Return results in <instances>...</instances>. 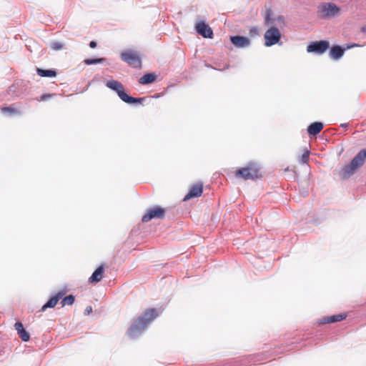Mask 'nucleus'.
Masks as SVG:
<instances>
[{"label": "nucleus", "instance_id": "1", "mask_svg": "<svg viewBox=\"0 0 366 366\" xmlns=\"http://www.w3.org/2000/svg\"><path fill=\"white\" fill-rule=\"evenodd\" d=\"M157 316L158 312L154 308H150L144 310L129 328V336L134 338L137 335L142 333L147 327L148 325Z\"/></svg>", "mask_w": 366, "mask_h": 366}, {"label": "nucleus", "instance_id": "2", "mask_svg": "<svg viewBox=\"0 0 366 366\" xmlns=\"http://www.w3.org/2000/svg\"><path fill=\"white\" fill-rule=\"evenodd\" d=\"M233 173L235 178L243 180H255L262 177L259 166L254 162H250L244 167L237 168Z\"/></svg>", "mask_w": 366, "mask_h": 366}, {"label": "nucleus", "instance_id": "3", "mask_svg": "<svg viewBox=\"0 0 366 366\" xmlns=\"http://www.w3.org/2000/svg\"><path fill=\"white\" fill-rule=\"evenodd\" d=\"M107 86L117 92L119 97L127 104L142 103L144 98H135L130 97L124 90L122 84L117 80L108 81L106 84Z\"/></svg>", "mask_w": 366, "mask_h": 366}, {"label": "nucleus", "instance_id": "4", "mask_svg": "<svg viewBox=\"0 0 366 366\" xmlns=\"http://www.w3.org/2000/svg\"><path fill=\"white\" fill-rule=\"evenodd\" d=\"M366 160V149L360 151L352 159L349 165H346L342 169V176L347 178L352 174L355 171L360 167Z\"/></svg>", "mask_w": 366, "mask_h": 366}, {"label": "nucleus", "instance_id": "5", "mask_svg": "<svg viewBox=\"0 0 366 366\" xmlns=\"http://www.w3.org/2000/svg\"><path fill=\"white\" fill-rule=\"evenodd\" d=\"M120 57L123 61L133 68L139 69L142 66L141 55L137 51L127 49L121 53Z\"/></svg>", "mask_w": 366, "mask_h": 366}, {"label": "nucleus", "instance_id": "6", "mask_svg": "<svg viewBox=\"0 0 366 366\" xmlns=\"http://www.w3.org/2000/svg\"><path fill=\"white\" fill-rule=\"evenodd\" d=\"M340 12V8L333 3H323L319 6L317 13L320 18L330 19Z\"/></svg>", "mask_w": 366, "mask_h": 366}, {"label": "nucleus", "instance_id": "7", "mask_svg": "<svg viewBox=\"0 0 366 366\" xmlns=\"http://www.w3.org/2000/svg\"><path fill=\"white\" fill-rule=\"evenodd\" d=\"M165 214V209L160 207H154L149 209L147 213L142 217L143 222H148L152 219H162Z\"/></svg>", "mask_w": 366, "mask_h": 366}, {"label": "nucleus", "instance_id": "8", "mask_svg": "<svg viewBox=\"0 0 366 366\" xmlns=\"http://www.w3.org/2000/svg\"><path fill=\"white\" fill-rule=\"evenodd\" d=\"M281 34L279 29L276 27L270 28L265 32L264 39H265V45L267 46H270L277 44L280 39Z\"/></svg>", "mask_w": 366, "mask_h": 366}, {"label": "nucleus", "instance_id": "9", "mask_svg": "<svg viewBox=\"0 0 366 366\" xmlns=\"http://www.w3.org/2000/svg\"><path fill=\"white\" fill-rule=\"evenodd\" d=\"M330 48V43L326 40H321L312 42L307 48V52H315L322 54Z\"/></svg>", "mask_w": 366, "mask_h": 366}, {"label": "nucleus", "instance_id": "10", "mask_svg": "<svg viewBox=\"0 0 366 366\" xmlns=\"http://www.w3.org/2000/svg\"><path fill=\"white\" fill-rule=\"evenodd\" d=\"M203 192V183L198 182L193 184L187 195L184 197V201H187L192 198L199 197Z\"/></svg>", "mask_w": 366, "mask_h": 366}, {"label": "nucleus", "instance_id": "11", "mask_svg": "<svg viewBox=\"0 0 366 366\" xmlns=\"http://www.w3.org/2000/svg\"><path fill=\"white\" fill-rule=\"evenodd\" d=\"M197 33L204 38L212 39L213 37V31L208 24L204 21L198 22L195 26Z\"/></svg>", "mask_w": 366, "mask_h": 366}, {"label": "nucleus", "instance_id": "12", "mask_svg": "<svg viewBox=\"0 0 366 366\" xmlns=\"http://www.w3.org/2000/svg\"><path fill=\"white\" fill-rule=\"evenodd\" d=\"M66 293V291L64 290L59 291L54 296L51 297L45 305L42 306L41 311L44 312L47 308L54 307L57 305L59 300L62 299V297H64Z\"/></svg>", "mask_w": 366, "mask_h": 366}, {"label": "nucleus", "instance_id": "13", "mask_svg": "<svg viewBox=\"0 0 366 366\" xmlns=\"http://www.w3.org/2000/svg\"><path fill=\"white\" fill-rule=\"evenodd\" d=\"M232 43L237 47L242 48L249 45L250 41L248 38L241 36H231Z\"/></svg>", "mask_w": 366, "mask_h": 366}, {"label": "nucleus", "instance_id": "14", "mask_svg": "<svg viewBox=\"0 0 366 366\" xmlns=\"http://www.w3.org/2000/svg\"><path fill=\"white\" fill-rule=\"evenodd\" d=\"M15 330L17 331V333L19 337L24 342H27L30 339V335L29 332L24 329L23 324L20 322H17L14 325Z\"/></svg>", "mask_w": 366, "mask_h": 366}, {"label": "nucleus", "instance_id": "15", "mask_svg": "<svg viewBox=\"0 0 366 366\" xmlns=\"http://www.w3.org/2000/svg\"><path fill=\"white\" fill-rule=\"evenodd\" d=\"M104 267L101 265L99 266L89 278V281L91 283H97L100 282L104 277Z\"/></svg>", "mask_w": 366, "mask_h": 366}, {"label": "nucleus", "instance_id": "16", "mask_svg": "<svg viewBox=\"0 0 366 366\" xmlns=\"http://www.w3.org/2000/svg\"><path fill=\"white\" fill-rule=\"evenodd\" d=\"M345 50V49H342L340 46L335 45L330 49L329 56L333 59H339L343 56Z\"/></svg>", "mask_w": 366, "mask_h": 366}, {"label": "nucleus", "instance_id": "17", "mask_svg": "<svg viewBox=\"0 0 366 366\" xmlns=\"http://www.w3.org/2000/svg\"><path fill=\"white\" fill-rule=\"evenodd\" d=\"M323 129V124L321 122H313L307 127V132L310 136H315Z\"/></svg>", "mask_w": 366, "mask_h": 366}, {"label": "nucleus", "instance_id": "18", "mask_svg": "<svg viewBox=\"0 0 366 366\" xmlns=\"http://www.w3.org/2000/svg\"><path fill=\"white\" fill-rule=\"evenodd\" d=\"M346 315H332L330 317H325L322 319L321 323L322 324H327V323H333L337 322H340L346 318Z\"/></svg>", "mask_w": 366, "mask_h": 366}, {"label": "nucleus", "instance_id": "19", "mask_svg": "<svg viewBox=\"0 0 366 366\" xmlns=\"http://www.w3.org/2000/svg\"><path fill=\"white\" fill-rule=\"evenodd\" d=\"M156 79H157V75H155L154 74H152V73H148V74H146L144 76H142L139 79L138 81L140 84L145 85V84H149L153 83L154 81H155Z\"/></svg>", "mask_w": 366, "mask_h": 366}, {"label": "nucleus", "instance_id": "20", "mask_svg": "<svg viewBox=\"0 0 366 366\" xmlns=\"http://www.w3.org/2000/svg\"><path fill=\"white\" fill-rule=\"evenodd\" d=\"M36 73L42 77H55L56 76V71L50 69H42L38 68L36 69Z\"/></svg>", "mask_w": 366, "mask_h": 366}, {"label": "nucleus", "instance_id": "21", "mask_svg": "<svg viewBox=\"0 0 366 366\" xmlns=\"http://www.w3.org/2000/svg\"><path fill=\"white\" fill-rule=\"evenodd\" d=\"M1 110L3 113L9 114V115H15L20 113V112L17 109H16L13 105L2 107Z\"/></svg>", "mask_w": 366, "mask_h": 366}, {"label": "nucleus", "instance_id": "22", "mask_svg": "<svg viewBox=\"0 0 366 366\" xmlns=\"http://www.w3.org/2000/svg\"><path fill=\"white\" fill-rule=\"evenodd\" d=\"M75 297L72 295H69L65 297H62V300L61 302V306L64 307L65 305H72L74 302Z\"/></svg>", "mask_w": 366, "mask_h": 366}, {"label": "nucleus", "instance_id": "23", "mask_svg": "<svg viewBox=\"0 0 366 366\" xmlns=\"http://www.w3.org/2000/svg\"><path fill=\"white\" fill-rule=\"evenodd\" d=\"M104 61V59L102 58H98V59H86L84 61V64L86 65L90 64H95L97 63H101Z\"/></svg>", "mask_w": 366, "mask_h": 366}, {"label": "nucleus", "instance_id": "24", "mask_svg": "<svg viewBox=\"0 0 366 366\" xmlns=\"http://www.w3.org/2000/svg\"><path fill=\"white\" fill-rule=\"evenodd\" d=\"M310 151L306 150L304 154L301 156L300 162L302 164H307L309 159Z\"/></svg>", "mask_w": 366, "mask_h": 366}, {"label": "nucleus", "instance_id": "25", "mask_svg": "<svg viewBox=\"0 0 366 366\" xmlns=\"http://www.w3.org/2000/svg\"><path fill=\"white\" fill-rule=\"evenodd\" d=\"M51 46L54 50L57 51L63 48V44L59 41H55L51 44Z\"/></svg>", "mask_w": 366, "mask_h": 366}, {"label": "nucleus", "instance_id": "26", "mask_svg": "<svg viewBox=\"0 0 366 366\" xmlns=\"http://www.w3.org/2000/svg\"><path fill=\"white\" fill-rule=\"evenodd\" d=\"M92 312V307L91 306L86 307L85 310V315H89Z\"/></svg>", "mask_w": 366, "mask_h": 366}, {"label": "nucleus", "instance_id": "27", "mask_svg": "<svg viewBox=\"0 0 366 366\" xmlns=\"http://www.w3.org/2000/svg\"><path fill=\"white\" fill-rule=\"evenodd\" d=\"M89 46H90L91 48H92V49L96 48V46H97V43H96V41H90V43H89Z\"/></svg>", "mask_w": 366, "mask_h": 366}, {"label": "nucleus", "instance_id": "28", "mask_svg": "<svg viewBox=\"0 0 366 366\" xmlns=\"http://www.w3.org/2000/svg\"><path fill=\"white\" fill-rule=\"evenodd\" d=\"M49 97H51L50 94L43 95L41 97V100H44V99H46V98Z\"/></svg>", "mask_w": 366, "mask_h": 366}, {"label": "nucleus", "instance_id": "29", "mask_svg": "<svg viewBox=\"0 0 366 366\" xmlns=\"http://www.w3.org/2000/svg\"><path fill=\"white\" fill-rule=\"evenodd\" d=\"M362 31L363 33H366V26H363V27L362 28Z\"/></svg>", "mask_w": 366, "mask_h": 366}, {"label": "nucleus", "instance_id": "30", "mask_svg": "<svg viewBox=\"0 0 366 366\" xmlns=\"http://www.w3.org/2000/svg\"><path fill=\"white\" fill-rule=\"evenodd\" d=\"M354 46H355V45H352V46H347V49H350V48H352V47H353Z\"/></svg>", "mask_w": 366, "mask_h": 366}, {"label": "nucleus", "instance_id": "31", "mask_svg": "<svg viewBox=\"0 0 366 366\" xmlns=\"http://www.w3.org/2000/svg\"><path fill=\"white\" fill-rule=\"evenodd\" d=\"M341 126L343 127H347V124H341Z\"/></svg>", "mask_w": 366, "mask_h": 366}]
</instances>
